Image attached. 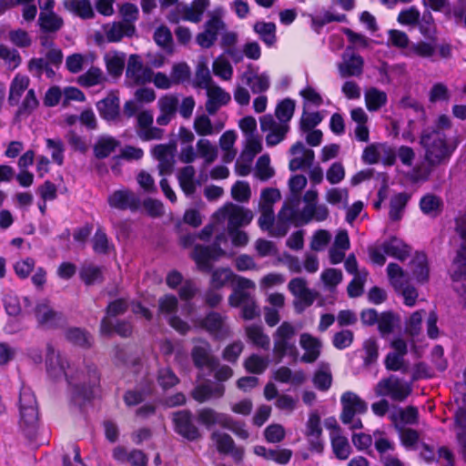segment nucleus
<instances>
[{
	"label": "nucleus",
	"mask_w": 466,
	"mask_h": 466,
	"mask_svg": "<svg viewBox=\"0 0 466 466\" xmlns=\"http://www.w3.org/2000/svg\"><path fill=\"white\" fill-rule=\"evenodd\" d=\"M420 144L423 147L427 166L420 165L413 168L412 180L426 181L432 168L447 163L456 146L451 143L445 133L437 129H423L420 137Z\"/></svg>",
	"instance_id": "1"
},
{
	"label": "nucleus",
	"mask_w": 466,
	"mask_h": 466,
	"mask_svg": "<svg viewBox=\"0 0 466 466\" xmlns=\"http://www.w3.org/2000/svg\"><path fill=\"white\" fill-rule=\"evenodd\" d=\"M255 283L246 278L238 279V285L228 297L231 307H241L242 318L247 320L259 316V309L254 298Z\"/></svg>",
	"instance_id": "2"
},
{
	"label": "nucleus",
	"mask_w": 466,
	"mask_h": 466,
	"mask_svg": "<svg viewBox=\"0 0 466 466\" xmlns=\"http://www.w3.org/2000/svg\"><path fill=\"white\" fill-rule=\"evenodd\" d=\"M340 402L342 406V410L339 416L341 422L348 425L351 431L362 429V421L356 416L362 415L367 412V402L352 391L344 392L341 395Z\"/></svg>",
	"instance_id": "3"
},
{
	"label": "nucleus",
	"mask_w": 466,
	"mask_h": 466,
	"mask_svg": "<svg viewBox=\"0 0 466 466\" xmlns=\"http://www.w3.org/2000/svg\"><path fill=\"white\" fill-rule=\"evenodd\" d=\"M296 334L295 326L289 321L282 322L273 333V351L279 360L285 356L297 357Z\"/></svg>",
	"instance_id": "4"
},
{
	"label": "nucleus",
	"mask_w": 466,
	"mask_h": 466,
	"mask_svg": "<svg viewBox=\"0 0 466 466\" xmlns=\"http://www.w3.org/2000/svg\"><path fill=\"white\" fill-rule=\"evenodd\" d=\"M378 397L390 398L393 401L403 402L412 392L411 385L400 378L390 375L382 378L374 387Z\"/></svg>",
	"instance_id": "5"
},
{
	"label": "nucleus",
	"mask_w": 466,
	"mask_h": 466,
	"mask_svg": "<svg viewBox=\"0 0 466 466\" xmlns=\"http://www.w3.org/2000/svg\"><path fill=\"white\" fill-rule=\"evenodd\" d=\"M68 383L75 388V393L84 399H90L93 389L99 384L100 377L94 365H86L84 370H78L75 375L66 378Z\"/></svg>",
	"instance_id": "6"
},
{
	"label": "nucleus",
	"mask_w": 466,
	"mask_h": 466,
	"mask_svg": "<svg viewBox=\"0 0 466 466\" xmlns=\"http://www.w3.org/2000/svg\"><path fill=\"white\" fill-rule=\"evenodd\" d=\"M218 221H228V230H233L248 225L253 218V212L244 207L228 203L219 208L214 215Z\"/></svg>",
	"instance_id": "7"
},
{
	"label": "nucleus",
	"mask_w": 466,
	"mask_h": 466,
	"mask_svg": "<svg viewBox=\"0 0 466 466\" xmlns=\"http://www.w3.org/2000/svg\"><path fill=\"white\" fill-rule=\"evenodd\" d=\"M208 6L209 0H194L190 5L177 4L167 15V20L173 24H177L180 20L198 23Z\"/></svg>",
	"instance_id": "8"
},
{
	"label": "nucleus",
	"mask_w": 466,
	"mask_h": 466,
	"mask_svg": "<svg viewBox=\"0 0 466 466\" xmlns=\"http://www.w3.org/2000/svg\"><path fill=\"white\" fill-rule=\"evenodd\" d=\"M226 320V316L211 311L205 318L194 319L193 324L196 328L205 329L217 339H225L230 335V329Z\"/></svg>",
	"instance_id": "9"
},
{
	"label": "nucleus",
	"mask_w": 466,
	"mask_h": 466,
	"mask_svg": "<svg viewBox=\"0 0 466 466\" xmlns=\"http://www.w3.org/2000/svg\"><path fill=\"white\" fill-rule=\"evenodd\" d=\"M23 303H25V311L28 313L33 311L40 326L52 328L57 325L61 319V314L54 310L46 299H40L34 309L30 299L27 297L23 299Z\"/></svg>",
	"instance_id": "10"
},
{
	"label": "nucleus",
	"mask_w": 466,
	"mask_h": 466,
	"mask_svg": "<svg viewBox=\"0 0 466 466\" xmlns=\"http://www.w3.org/2000/svg\"><path fill=\"white\" fill-rule=\"evenodd\" d=\"M259 122L261 131L267 134L268 147H274L282 142L290 129L289 124L282 123L269 114L261 116Z\"/></svg>",
	"instance_id": "11"
},
{
	"label": "nucleus",
	"mask_w": 466,
	"mask_h": 466,
	"mask_svg": "<svg viewBox=\"0 0 466 466\" xmlns=\"http://www.w3.org/2000/svg\"><path fill=\"white\" fill-rule=\"evenodd\" d=\"M288 288L290 293L296 298L294 306L299 312L311 306L318 296L315 291L308 288L307 281L303 278L292 279L289 282Z\"/></svg>",
	"instance_id": "12"
},
{
	"label": "nucleus",
	"mask_w": 466,
	"mask_h": 466,
	"mask_svg": "<svg viewBox=\"0 0 466 466\" xmlns=\"http://www.w3.org/2000/svg\"><path fill=\"white\" fill-rule=\"evenodd\" d=\"M172 421L175 431L188 441H197L201 437L198 428L193 421L192 413L187 410L173 413Z\"/></svg>",
	"instance_id": "13"
},
{
	"label": "nucleus",
	"mask_w": 466,
	"mask_h": 466,
	"mask_svg": "<svg viewBox=\"0 0 466 466\" xmlns=\"http://www.w3.org/2000/svg\"><path fill=\"white\" fill-rule=\"evenodd\" d=\"M226 242L227 238L225 234L222 233L217 236L216 242L213 248L203 246L195 247L193 258L200 270L208 272L211 269L210 260L216 258L217 256L224 254V251L220 248V245L221 243Z\"/></svg>",
	"instance_id": "14"
},
{
	"label": "nucleus",
	"mask_w": 466,
	"mask_h": 466,
	"mask_svg": "<svg viewBox=\"0 0 466 466\" xmlns=\"http://www.w3.org/2000/svg\"><path fill=\"white\" fill-rule=\"evenodd\" d=\"M176 149L177 146L174 142L158 144L152 147L151 155L158 162L157 169L159 175L165 176L173 172Z\"/></svg>",
	"instance_id": "15"
},
{
	"label": "nucleus",
	"mask_w": 466,
	"mask_h": 466,
	"mask_svg": "<svg viewBox=\"0 0 466 466\" xmlns=\"http://www.w3.org/2000/svg\"><path fill=\"white\" fill-rule=\"evenodd\" d=\"M126 76L131 85H145L150 83L154 76L153 70L143 65L140 56L131 55L129 56Z\"/></svg>",
	"instance_id": "16"
},
{
	"label": "nucleus",
	"mask_w": 466,
	"mask_h": 466,
	"mask_svg": "<svg viewBox=\"0 0 466 466\" xmlns=\"http://www.w3.org/2000/svg\"><path fill=\"white\" fill-rule=\"evenodd\" d=\"M210 438L215 442L219 453L230 455L236 463H240L242 461L245 454V449L243 447L237 446L229 434L215 431L211 433Z\"/></svg>",
	"instance_id": "17"
},
{
	"label": "nucleus",
	"mask_w": 466,
	"mask_h": 466,
	"mask_svg": "<svg viewBox=\"0 0 466 466\" xmlns=\"http://www.w3.org/2000/svg\"><path fill=\"white\" fill-rule=\"evenodd\" d=\"M225 28L224 21L218 15H211L204 25V31L197 35V44L202 48L211 47L217 41L219 32Z\"/></svg>",
	"instance_id": "18"
},
{
	"label": "nucleus",
	"mask_w": 466,
	"mask_h": 466,
	"mask_svg": "<svg viewBox=\"0 0 466 466\" xmlns=\"http://www.w3.org/2000/svg\"><path fill=\"white\" fill-rule=\"evenodd\" d=\"M351 50V46L347 47L342 56V62L338 65L339 73L342 78L359 77L363 73V58L360 55L354 54Z\"/></svg>",
	"instance_id": "19"
},
{
	"label": "nucleus",
	"mask_w": 466,
	"mask_h": 466,
	"mask_svg": "<svg viewBox=\"0 0 466 466\" xmlns=\"http://www.w3.org/2000/svg\"><path fill=\"white\" fill-rule=\"evenodd\" d=\"M195 345L191 350V358L198 369L204 367L215 369L217 359L212 355L211 345L205 339H194Z\"/></svg>",
	"instance_id": "20"
},
{
	"label": "nucleus",
	"mask_w": 466,
	"mask_h": 466,
	"mask_svg": "<svg viewBox=\"0 0 466 466\" xmlns=\"http://www.w3.org/2000/svg\"><path fill=\"white\" fill-rule=\"evenodd\" d=\"M290 159L289 167L291 171L310 167L315 159V153L312 149L306 148L302 142H297L289 148Z\"/></svg>",
	"instance_id": "21"
},
{
	"label": "nucleus",
	"mask_w": 466,
	"mask_h": 466,
	"mask_svg": "<svg viewBox=\"0 0 466 466\" xmlns=\"http://www.w3.org/2000/svg\"><path fill=\"white\" fill-rule=\"evenodd\" d=\"M107 202L111 208L121 210H136L140 206L138 197L128 189H121L113 192L108 197Z\"/></svg>",
	"instance_id": "22"
},
{
	"label": "nucleus",
	"mask_w": 466,
	"mask_h": 466,
	"mask_svg": "<svg viewBox=\"0 0 466 466\" xmlns=\"http://www.w3.org/2000/svg\"><path fill=\"white\" fill-rule=\"evenodd\" d=\"M206 91L208 99L205 107L209 115H215L220 107L228 105L231 100L230 94L216 84Z\"/></svg>",
	"instance_id": "23"
},
{
	"label": "nucleus",
	"mask_w": 466,
	"mask_h": 466,
	"mask_svg": "<svg viewBox=\"0 0 466 466\" xmlns=\"http://www.w3.org/2000/svg\"><path fill=\"white\" fill-rule=\"evenodd\" d=\"M451 277L454 289L461 295L466 294V256L464 250L458 252L451 268Z\"/></svg>",
	"instance_id": "24"
},
{
	"label": "nucleus",
	"mask_w": 466,
	"mask_h": 466,
	"mask_svg": "<svg viewBox=\"0 0 466 466\" xmlns=\"http://www.w3.org/2000/svg\"><path fill=\"white\" fill-rule=\"evenodd\" d=\"M96 108L103 119L108 122L116 121L120 116L119 97L116 94L110 93L96 103Z\"/></svg>",
	"instance_id": "25"
},
{
	"label": "nucleus",
	"mask_w": 466,
	"mask_h": 466,
	"mask_svg": "<svg viewBox=\"0 0 466 466\" xmlns=\"http://www.w3.org/2000/svg\"><path fill=\"white\" fill-rule=\"evenodd\" d=\"M299 345L305 351L301 357V361L313 363L319 359L322 348L319 339L309 333H302L299 337Z\"/></svg>",
	"instance_id": "26"
},
{
	"label": "nucleus",
	"mask_w": 466,
	"mask_h": 466,
	"mask_svg": "<svg viewBox=\"0 0 466 466\" xmlns=\"http://www.w3.org/2000/svg\"><path fill=\"white\" fill-rule=\"evenodd\" d=\"M46 370L51 377L60 378L65 376L68 377V372L66 371V368H69V365L66 360L62 358V356L56 352L55 349L51 346H47V354H46Z\"/></svg>",
	"instance_id": "27"
},
{
	"label": "nucleus",
	"mask_w": 466,
	"mask_h": 466,
	"mask_svg": "<svg viewBox=\"0 0 466 466\" xmlns=\"http://www.w3.org/2000/svg\"><path fill=\"white\" fill-rule=\"evenodd\" d=\"M179 187L186 196H193L200 182L196 177V169L191 165L181 167L177 174Z\"/></svg>",
	"instance_id": "28"
},
{
	"label": "nucleus",
	"mask_w": 466,
	"mask_h": 466,
	"mask_svg": "<svg viewBox=\"0 0 466 466\" xmlns=\"http://www.w3.org/2000/svg\"><path fill=\"white\" fill-rule=\"evenodd\" d=\"M224 385L206 382L195 387L191 392V396L198 402L203 403L210 399H219L224 395Z\"/></svg>",
	"instance_id": "29"
},
{
	"label": "nucleus",
	"mask_w": 466,
	"mask_h": 466,
	"mask_svg": "<svg viewBox=\"0 0 466 466\" xmlns=\"http://www.w3.org/2000/svg\"><path fill=\"white\" fill-rule=\"evenodd\" d=\"M103 31L108 42H118L124 36H132L136 31V27L134 25L113 22L105 25Z\"/></svg>",
	"instance_id": "30"
},
{
	"label": "nucleus",
	"mask_w": 466,
	"mask_h": 466,
	"mask_svg": "<svg viewBox=\"0 0 466 466\" xmlns=\"http://www.w3.org/2000/svg\"><path fill=\"white\" fill-rule=\"evenodd\" d=\"M390 420L396 427H399V425H417L419 422V410L412 405L405 408L400 407L390 413Z\"/></svg>",
	"instance_id": "31"
},
{
	"label": "nucleus",
	"mask_w": 466,
	"mask_h": 466,
	"mask_svg": "<svg viewBox=\"0 0 466 466\" xmlns=\"http://www.w3.org/2000/svg\"><path fill=\"white\" fill-rule=\"evenodd\" d=\"M241 77L254 94L266 92L270 86L269 76L267 73L258 74L248 70L243 73Z\"/></svg>",
	"instance_id": "32"
},
{
	"label": "nucleus",
	"mask_w": 466,
	"mask_h": 466,
	"mask_svg": "<svg viewBox=\"0 0 466 466\" xmlns=\"http://www.w3.org/2000/svg\"><path fill=\"white\" fill-rule=\"evenodd\" d=\"M63 5L66 11L84 20L95 17V11L90 0H64Z\"/></svg>",
	"instance_id": "33"
},
{
	"label": "nucleus",
	"mask_w": 466,
	"mask_h": 466,
	"mask_svg": "<svg viewBox=\"0 0 466 466\" xmlns=\"http://www.w3.org/2000/svg\"><path fill=\"white\" fill-rule=\"evenodd\" d=\"M365 105L370 112H375L386 106L388 96L386 92L377 88L370 87L364 94Z\"/></svg>",
	"instance_id": "34"
},
{
	"label": "nucleus",
	"mask_w": 466,
	"mask_h": 466,
	"mask_svg": "<svg viewBox=\"0 0 466 466\" xmlns=\"http://www.w3.org/2000/svg\"><path fill=\"white\" fill-rule=\"evenodd\" d=\"M382 250L388 256L395 258L399 260L406 259L410 255V248L397 238H391L383 242Z\"/></svg>",
	"instance_id": "35"
},
{
	"label": "nucleus",
	"mask_w": 466,
	"mask_h": 466,
	"mask_svg": "<svg viewBox=\"0 0 466 466\" xmlns=\"http://www.w3.org/2000/svg\"><path fill=\"white\" fill-rule=\"evenodd\" d=\"M120 145V142L110 136H101L94 146V154L97 158L110 156Z\"/></svg>",
	"instance_id": "36"
},
{
	"label": "nucleus",
	"mask_w": 466,
	"mask_h": 466,
	"mask_svg": "<svg viewBox=\"0 0 466 466\" xmlns=\"http://www.w3.org/2000/svg\"><path fill=\"white\" fill-rule=\"evenodd\" d=\"M239 278L228 268H217L212 272L210 286L214 289H220L229 283L237 286Z\"/></svg>",
	"instance_id": "37"
},
{
	"label": "nucleus",
	"mask_w": 466,
	"mask_h": 466,
	"mask_svg": "<svg viewBox=\"0 0 466 466\" xmlns=\"http://www.w3.org/2000/svg\"><path fill=\"white\" fill-rule=\"evenodd\" d=\"M246 336L254 346L267 350L269 348V337L264 333L263 329L259 325H248L245 327Z\"/></svg>",
	"instance_id": "38"
},
{
	"label": "nucleus",
	"mask_w": 466,
	"mask_h": 466,
	"mask_svg": "<svg viewBox=\"0 0 466 466\" xmlns=\"http://www.w3.org/2000/svg\"><path fill=\"white\" fill-rule=\"evenodd\" d=\"M38 24L42 31L56 33L64 25V20L55 12H40Z\"/></svg>",
	"instance_id": "39"
},
{
	"label": "nucleus",
	"mask_w": 466,
	"mask_h": 466,
	"mask_svg": "<svg viewBox=\"0 0 466 466\" xmlns=\"http://www.w3.org/2000/svg\"><path fill=\"white\" fill-rule=\"evenodd\" d=\"M253 29L268 46H272L276 43V25L274 23L258 21L254 24Z\"/></svg>",
	"instance_id": "40"
},
{
	"label": "nucleus",
	"mask_w": 466,
	"mask_h": 466,
	"mask_svg": "<svg viewBox=\"0 0 466 466\" xmlns=\"http://www.w3.org/2000/svg\"><path fill=\"white\" fill-rule=\"evenodd\" d=\"M274 379L282 383L300 385L305 381L306 375L302 370L293 372L289 368L282 366L275 371Z\"/></svg>",
	"instance_id": "41"
},
{
	"label": "nucleus",
	"mask_w": 466,
	"mask_h": 466,
	"mask_svg": "<svg viewBox=\"0 0 466 466\" xmlns=\"http://www.w3.org/2000/svg\"><path fill=\"white\" fill-rule=\"evenodd\" d=\"M29 78L24 76H16L10 85L8 102L11 106H17L22 95L28 88Z\"/></svg>",
	"instance_id": "42"
},
{
	"label": "nucleus",
	"mask_w": 466,
	"mask_h": 466,
	"mask_svg": "<svg viewBox=\"0 0 466 466\" xmlns=\"http://www.w3.org/2000/svg\"><path fill=\"white\" fill-rule=\"evenodd\" d=\"M330 442L333 453L337 459L345 461L351 454L352 449L349 440L342 433L332 436Z\"/></svg>",
	"instance_id": "43"
},
{
	"label": "nucleus",
	"mask_w": 466,
	"mask_h": 466,
	"mask_svg": "<svg viewBox=\"0 0 466 466\" xmlns=\"http://www.w3.org/2000/svg\"><path fill=\"white\" fill-rule=\"evenodd\" d=\"M437 51V46L426 41H419L412 43L408 50H406V56H416L421 58H433Z\"/></svg>",
	"instance_id": "44"
},
{
	"label": "nucleus",
	"mask_w": 466,
	"mask_h": 466,
	"mask_svg": "<svg viewBox=\"0 0 466 466\" xmlns=\"http://www.w3.org/2000/svg\"><path fill=\"white\" fill-rule=\"evenodd\" d=\"M228 414L217 412L211 408H203L198 410V421L207 428L216 424L222 427L223 421L226 420Z\"/></svg>",
	"instance_id": "45"
},
{
	"label": "nucleus",
	"mask_w": 466,
	"mask_h": 466,
	"mask_svg": "<svg viewBox=\"0 0 466 466\" xmlns=\"http://www.w3.org/2000/svg\"><path fill=\"white\" fill-rule=\"evenodd\" d=\"M410 267L412 274L418 282L427 281L429 278V268L427 257L424 253H416L410 262Z\"/></svg>",
	"instance_id": "46"
},
{
	"label": "nucleus",
	"mask_w": 466,
	"mask_h": 466,
	"mask_svg": "<svg viewBox=\"0 0 466 466\" xmlns=\"http://www.w3.org/2000/svg\"><path fill=\"white\" fill-rule=\"evenodd\" d=\"M198 157L204 159V164L208 166L218 157V148L208 139L201 138L197 142Z\"/></svg>",
	"instance_id": "47"
},
{
	"label": "nucleus",
	"mask_w": 466,
	"mask_h": 466,
	"mask_svg": "<svg viewBox=\"0 0 466 466\" xmlns=\"http://www.w3.org/2000/svg\"><path fill=\"white\" fill-rule=\"evenodd\" d=\"M106 80L102 70L98 67H90L86 73L79 76L77 83L85 87H91L103 84Z\"/></svg>",
	"instance_id": "48"
},
{
	"label": "nucleus",
	"mask_w": 466,
	"mask_h": 466,
	"mask_svg": "<svg viewBox=\"0 0 466 466\" xmlns=\"http://www.w3.org/2000/svg\"><path fill=\"white\" fill-rule=\"evenodd\" d=\"M274 175L275 170L270 165L269 156L266 154L259 157L255 165L254 176L261 181H267Z\"/></svg>",
	"instance_id": "49"
},
{
	"label": "nucleus",
	"mask_w": 466,
	"mask_h": 466,
	"mask_svg": "<svg viewBox=\"0 0 466 466\" xmlns=\"http://www.w3.org/2000/svg\"><path fill=\"white\" fill-rule=\"evenodd\" d=\"M100 331L103 334H109L116 331L121 337L127 338L132 334V326L129 322L122 321L114 326L107 317L101 321Z\"/></svg>",
	"instance_id": "50"
},
{
	"label": "nucleus",
	"mask_w": 466,
	"mask_h": 466,
	"mask_svg": "<svg viewBox=\"0 0 466 466\" xmlns=\"http://www.w3.org/2000/svg\"><path fill=\"white\" fill-rule=\"evenodd\" d=\"M296 104L295 101L290 98H286L280 101L275 109V116L277 120L289 124L294 112H295Z\"/></svg>",
	"instance_id": "51"
},
{
	"label": "nucleus",
	"mask_w": 466,
	"mask_h": 466,
	"mask_svg": "<svg viewBox=\"0 0 466 466\" xmlns=\"http://www.w3.org/2000/svg\"><path fill=\"white\" fill-rule=\"evenodd\" d=\"M420 33L426 38L434 40L437 33V27L431 12H426L419 18L417 23Z\"/></svg>",
	"instance_id": "52"
},
{
	"label": "nucleus",
	"mask_w": 466,
	"mask_h": 466,
	"mask_svg": "<svg viewBox=\"0 0 466 466\" xmlns=\"http://www.w3.org/2000/svg\"><path fill=\"white\" fill-rule=\"evenodd\" d=\"M323 116L320 112H309L307 106L303 105V112L299 121V128L301 131H310L314 129L321 121Z\"/></svg>",
	"instance_id": "53"
},
{
	"label": "nucleus",
	"mask_w": 466,
	"mask_h": 466,
	"mask_svg": "<svg viewBox=\"0 0 466 466\" xmlns=\"http://www.w3.org/2000/svg\"><path fill=\"white\" fill-rule=\"evenodd\" d=\"M331 382L332 375L329 367L327 364H321L313 378L315 387L319 390L325 391L330 388Z\"/></svg>",
	"instance_id": "54"
},
{
	"label": "nucleus",
	"mask_w": 466,
	"mask_h": 466,
	"mask_svg": "<svg viewBox=\"0 0 466 466\" xmlns=\"http://www.w3.org/2000/svg\"><path fill=\"white\" fill-rule=\"evenodd\" d=\"M410 197L406 193H399L390 200V218L391 220H399L402 217L403 210L409 201Z\"/></svg>",
	"instance_id": "55"
},
{
	"label": "nucleus",
	"mask_w": 466,
	"mask_h": 466,
	"mask_svg": "<svg viewBox=\"0 0 466 466\" xmlns=\"http://www.w3.org/2000/svg\"><path fill=\"white\" fill-rule=\"evenodd\" d=\"M213 85H215V83L213 82L208 67L206 64L199 63L196 69L194 86L207 90Z\"/></svg>",
	"instance_id": "56"
},
{
	"label": "nucleus",
	"mask_w": 466,
	"mask_h": 466,
	"mask_svg": "<svg viewBox=\"0 0 466 466\" xmlns=\"http://www.w3.org/2000/svg\"><path fill=\"white\" fill-rule=\"evenodd\" d=\"M329 214V208L324 204L305 206L302 210V216L304 217L306 222H309L312 219L317 221H323L328 218Z\"/></svg>",
	"instance_id": "57"
},
{
	"label": "nucleus",
	"mask_w": 466,
	"mask_h": 466,
	"mask_svg": "<svg viewBox=\"0 0 466 466\" xmlns=\"http://www.w3.org/2000/svg\"><path fill=\"white\" fill-rule=\"evenodd\" d=\"M268 363V358L252 354L244 361V367L250 373L261 374L266 370Z\"/></svg>",
	"instance_id": "58"
},
{
	"label": "nucleus",
	"mask_w": 466,
	"mask_h": 466,
	"mask_svg": "<svg viewBox=\"0 0 466 466\" xmlns=\"http://www.w3.org/2000/svg\"><path fill=\"white\" fill-rule=\"evenodd\" d=\"M106 66L110 75L118 76L125 66V56L117 53H109L105 56Z\"/></svg>",
	"instance_id": "59"
},
{
	"label": "nucleus",
	"mask_w": 466,
	"mask_h": 466,
	"mask_svg": "<svg viewBox=\"0 0 466 466\" xmlns=\"http://www.w3.org/2000/svg\"><path fill=\"white\" fill-rule=\"evenodd\" d=\"M320 279L323 282L325 288L332 291L342 281V271L333 268H327L320 274Z\"/></svg>",
	"instance_id": "60"
},
{
	"label": "nucleus",
	"mask_w": 466,
	"mask_h": 466,
	"mask_svg": "<svg viewBox=\"0 0 466 466\" xmlns=\"http://www.w3.org/2000/svg\"><path fill=\"white\" fill-rule=\"evenodd\" d=\"M362 349L364 351L363 362L365 366L376 362L379 358V344L375 338H369L364 340Z\"/></svg>",
	"instance_id": "61"
},
{
	"label": "nucleus",
	"mask_w": 466,
	"mask_h": 466,
	"mask_svg": "<svg viewBox=\"0 0 466 466\" xmlns=\"http://www.w3.org/2000/svg\"><path fill=\"white\" fill-rule=\"evenodd\" d=\"M191 76L190 67L187 64L181 62L174 64L171 69L170 77L173 86L183 84L189 80Z\"/></svg>",
	"instance_id": "62"
},
{
	"label": "nucleus",
	"mask_w": 466,
	"mask_h": 466,
	"mask_svg": "<svg viewBox=\"0 0 466 466\" xmlns=\"http://www.w3.org/2000/svg\"><path fill=\"white\" fill-rule=\"evenodd\" d=\"M325 199L331 205L349 204V190L345 187H331L327 190Z\"/></svg>",
	"instance_id": "63"
},
{
	"label": "nucleus",
	"mask_w": 466,
	"mask_h": 466,
	"mask_svg": "<svg viewBox=\"0 0 466 466\" xmlns=\"http://www.w3.org/2000/svg\"><path fill=\"white\" fill-rule=\"evenodd\" d=\"M212 69L215 76L220 77L223 80H229L233 76L232 66L226 58L222 56H218L214 60Z\"/></svg>",
	"instance_id": "64"
}]
</instances>
